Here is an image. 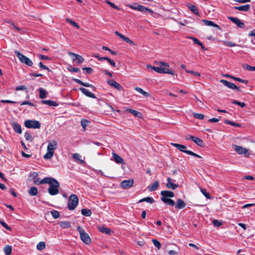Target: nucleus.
I'll use <instances>...</instances> for the list:
<instances>
[{
  "instance_id": "9b49d317",
  "label": "nucleus",
  "mask_w": 255,
  "mask_h": 255,
  "mask_svg": "<svg viewBox=\"0 0 255 255\" xmlns=\"http://www.w3.org/2000/svg\"><path fill=\"white\" fill-rule=\"evenodd\" d=\"M68 55L71 57L73 61H76L78 64L81 63L84 61L82 56L73 52H69Z\"/></svg>"
},
{
  "instance_id": "cd10ccee",
  "label": "nucleus",
  "mask_w": 255,
  "mask_h": 255,
  "mask_svg": "<svg viewBox=\"0 0 255 255\" xmlns=\"http://www.w3.org/2000/svg\"><path fill=\"white\" fill-rule=\"evenodd\" d=\"M58 224L63 229H68L71 227V223L68 221H61Z\"/></svg>"
},
{
  "instance_id": "c9c22d12",
  "label": "nucleus",
  "mask_w": 255,
  "mask_h": 255,
  "mask_svg": "<svg viewBox=\"0 0 255 255\" xmlns=\"http://www.w3.org/2000/svg\"><path fill=\"white\" fill-rule=\"evenodd\" d=\"M144 201L149 203L150 204H152L154 202V200L152 198H151L150 197H145V198L140 199L138 202L141 203Z\"/></svg>"
},
{
  "instance_id": "a18cd8bd",
  "label": "nucleus",
  "mask_w": 255,
  "mask_h": 255,
  "mask_svg": "<svg viewBox=\"0 0 255 255\" xmlns=\"http://www.w3.org/2000/svg\"><path fill=\"white\" fill-rule=\"evenodd\" d=\"M89 123L88 121L85 119H83L81 121V125L82 128H83V130L85 131L86 129V127L87 126L88 123Z\"/></svg>"
},
{
  "instance_id": "bb28decb",
  "label": "nucleus",
  "mask_w": 255,
  "mask_h": 255,
  "mask_svg": "<svg viewBox=\"0 0 255 255\" xmlns=\"http://www.w3.org/2000/svg\"><path fill=\"white\" fill-rule=\"evenodd\" d=\"M186 206L185 202L181 199H178L175 206L177 209H181L184 208Z\"/></svg>"
},
{
  "instance_id": "5fc2aeb1",
  "label": "nucleus",
  "mask_w": 255,
  "mask_h": 255,
  "mask_svg": "<svg viewBox=\"0 0 255 255\" xmlns=\"http://www.w3.org/2000/svg\"><path fill=\"white\" fill-rule=\"evenodd\" d=\"M232 79H233L237 81H239L240 82L243 83L247 84L248 82V81L247 80H244V79H241V78H239L238 77H236L234 76L232 77Z\"/></svg>"
},
{
  "instance_id": "0eeeda50",
  "label": "nucleus",
  "mask_w": 255,
  "mask_h": 255,
  "mask_svg": "<svg viewBox=\"0 0 255 255\" xmlns=\"http://www.w3.org/2000/svg\"><path fill=\"white\" fill-rule=\"evenodd\" d=\"M157 64L160 66V73L169 74L172 75H175L173 71L168 68L169 67L168 63L160 61Z\"/></svg>"
},
{
  "instance_id": "f3484780",
  "label": "nucleus",
  "mask_w": 255,
  "mask_h": 255,
  "mask_svg": "<svg viewBox=\"0 0 255 255\" xmlns=\"http://www.w3.org/2000/svg\"><path fill=\"white\" fill-rule=\"evenodd\" d=\"M108 83L112 87L115 88L116 89L121 91L123 89L122 86L118 82L114 80H108Z\"/></svg>"
},
{
  "instance_id": "680f3d73",
  "label": "nucleus",
  "mask_w": 255,
  "mask_h": 255,
  "mask_svg": "<svg viewBox=\"0 0 255 255\" xmlns=\"http://www.w3.org/2000/svg\"><path fill=\"white\" fill-rule=\"evenodd\" d=\"M186 72L187 73H191V74H192L193 75H194L195 76L200 77L201 75L199 73H198L197 72H195L194 71L186 70Z\"/></svg>"
},
{
  "instance_id": "4be33fe9",
  "label": "nucleus",
  "mask_w": 255,
  "mask_h": 255,
  "mask_svg": "<svg viewBox=\"0 0 255 255\" xmlns=\"http://www.w3.org/2000/svg\"><path fill=\"white\" fill-rule=\"evenodd\" d=\"M73 81L74 82H75L77 84H80L81 85H82V86H83L84 87H91V88H94V87L92 85L88 83H84V82H82L81 80H80L79 79H76V78H73Z\"/></svg>"
},
{
  "instance_id": "4468645a",
  "label": "nucleus",
  "mask_w": 255,
  "mask_h": 255,
  "mask_svg": "<svg viewBox=\"0 0 255 255\" xmlns=\"http://www.w3.org/2000/svg\"><path fill=\"white\" fill-rule=\"evenodd\" d=\"M161 195V200H162L163 198H172L174 196V193L170 191L163 190L160 193Z\"/></svg>"
},
{
  "instance_id": "37998d69",
  "label": "nucleus",
  "mask_w": 255,
  "mask_h": 255,
  "mask_svg": "<svg viewBox=\"0 0 255 255\" xmlns=\"http://www.w3.org/2000/svg\"><path fill=\"white\" fill-rule=\"evenodd\" d=\"M53 218L57 219L60 217V213L58 211L53 210L50 212Z\"/></svg>"
},
{
  "instance_id": "20e7f679",
  "label": "nucleus",
  "mask_w": 255,
  "mask_h": 255,
  "mask_svg": "<svg viewBox=\"0 0 255 255\" xmlns=\"http://www.w3.org/2000/svg\"><path fill=\"white\" fill-rule=\"evenodd\" d=\"M171 144L173 146L175 147L177 149H178L180 151H182L183 152H184L185 153H187L188 154H189L190 155L193 156L197 158H201V156L192 152V151L186 150L187 147L184 145L175 143H171Z\"/></svg>"
},
{
  "instance_id": "ea45409f",
  "label": "nucleus",
  "mask_w": 255,
  "mask_h": 255,
  "mask_svg": "<svg viewBox=\"0 0 255 255\" xmlns=\"http://www.w3.org/2000/svg\"><path fill=\"white\" fill-rule=\"evenodd\" d=\"M4 252L5 255H10L11 254L12 248L10 246L7 245L4 248Z\"/></svg>"
},
{
  "instance_id": "7c9ffc66",
  "label": "nucleus",
  "mask_w": 255,
  "mask_h": 255,
  "mask_svg": "<svg viewBox=\"0 0 255 255\" xmlns=\"http://www.w3.org/2000/svg\"><path fill=\"white\" fill-rule=\"evenodd\" d=\"M134 89L135 91H136L137 92H138V93H139L140 94L143 95L145 97H148L150 96V95L148 93L144 91L143 89H142L141 88H140L139 87H134Z\"/></svg>"
},
{
  "instance_id": "79ce46f5",
  "label": "nucleus",
  "mask_w": 255,
  "mask_h": 255,
  "mask_svg": "<svg viewBox=\"0 0 255 255\" xmlns=\"http://www.w3.org/2000/svg\"><path fill=\"white\" fill-rule=\"evenodd\" d=\"M7 23H9V24H11V27L13 29H14L15 30H16L17 31L19 32L20 33H21V29L17 27L15 24L14 23H13L12 22H11V21H7Z\"/></svg>"
},
{
  "instance_id": "864d4df0",
  "label": "nucleus",
  "mask_w": 255,
  "mask_h": 255,
  "mask_svg": "<svg viewBox=\"0 0 255 255\" xmlns=\"http://www.w3.org/2000/svg\"><path fill=\"white\" fill-rule=\"evenodd\" d=\"M243 67L249 71H255V66H251L248 64L243 65Z\"/></svg>"
},
{
  "instance_id": "3c124183",
  "label": "nucleus",
  "mask_w": 255,
  "mask_h": 255,
  "mask_svg": "<svg viewBox=\"0 0 255 255\" xmlns=\"http://www.w3.org/2000/svg\"><path fill=\"white\" fill-rule=\"evenodd\" d=\"M152 243L153 244V245L158 249H160V248H161V244L156 239H153L152 240Z\"/></svg>"
},
{
  "instance_id": "2eb2a0df",
  "label": "nucleus",
  "mask_w": 255,
  "mask_h": 255,
  "mask_svg": "<svg viewBox=\"0 0 255 255\" xmlns=\"http://www.w3.org/2000/svg\"><path fill=\"white\" fill-rule=\"evenodd\" d=\"M228 18L233 22L235 23L239 27L243 28L244 26V23L242 22L239 18L229 16Z\"/></svg>"
},
{
  "instance_id": "774afa93",
  "label": "nucleus",
  "mask_w": 255,
  "mask_h": 255,
  "mask_svg": "<svg viewBox=\"0 0 255 255\" xmlns=\"http://www.w3.org/2000/svg\"><path fill=\"white\" fill-rule=\"evenodd\" d=\"M189 38L192 39L193 42L196 44H197V45H199L200 44V43H201V42L198 40V39L195 37H189Z\"/></svg>"
},
{
  "instance_id": "ddd939ff",
  "label": "nucleus",
  "mask_w": 255,
  "mask_h": 255,
  "mask_svg": "<svg viewBox=\"0 0 255 255\" xmlns=\"http://www.w3.org/2000/svg\"><path fill=\"white\" fill-rule=\"evenodd\" d=\"M234 149L239 154H246L248 152V149L242 146L233 145Z\"/></svg>"
},
{
  "instance_id": "f257e3e1",
  "label": "nucleus",
  "mask_w": 255,
  "mask_h": 255,
  "mask_svg": "<svg viewBox=\"0 0 255 255\" xmlns=\"http://www.w3.org/2000/svg\"><path fill=\"white\" fill-rule=\"evenodd\" d=\"M44 182L49 185L48 192L50 195L54 196L59 193L60 184L56 179L53 177H48V179Z\"/></svg>"
},
{
  "instance_id": "7ed1b4c3",
  "label": "nucleus",
  "mask_w": 255,
  "mask_h": 255,
  "mask_svg": "<svg viewBox=\"0 0 255 255\" xmlns=\"http://www.w3.org/2000/svg\"><path fill=\"white\" fill-rule=\"evenodd\" d=\"M77 230L79 233L81 240L86 244L89 245L91 243V240L89 235L86 233L84 229L81 227L78 226Z\"/></svg>"
},
{
  "instance_id": "338daca9",
  "label": "nucleus",
  "mask_w": 255,
  "mask_h": 255,
  "mask_svg": "<svg viewBox=\"0 0 255 255\" xmlns=\"http://www.w3.org/2000/svg\"><path fill=\"white\" fill-rule=\"evenodd\" d=\"M82 69L83 70L86 71V72L88 74H91L93 71V69L91 67H85L83 68Z\"/></svg>"
},
{
  "instance_id": "1a4fd4ad",
  "label": "nucleus",
  "mask_w": 255,
  "mask_h": 255,
  "mask_svg": "<svg viewBox=\"0 0 255 255\" xmlns=\"http://www.w3.org/2000/svg\"><path fill=\"white\" fill-rule=\"evenodd\" d=\"M128 6L133 9L139 11H141L143 12H149V13H152L153 12L152 10L148 8L147 7H145L143 5L134 4H129Z\"/></svg>"
},
{
  "instance_id": "4d7b16f0",
  "label": "nucleus",
  "mask_w": 255,
  "mask_h": 255,
  "mask_svg": "<svg viewBox=\"0 0 255 255\" xmlns=\"http://www.w3.org/2000/svg\"><path fill=\"white\" fill-rule=\"evenodd\" d=\"M24 137L27 140L32 141L33 139L30 133L28 132H26L25 133Z\"/></svg>"
},
{
  "instance_id": "473e14b6",
  "label": "nucleus",
  "mask_w": 255,
  "mask_h": 255,
  "mask_svg": "<svg viewBox=\"0 0 255 255\" xmlns=\"http://www.w3.org/2000/svg\"><path fill=\"white\" fill-rule=\"evenodd\" d=\"M161 201L166 204L171 205L172 206H174L175 204L174 201L170 198H163Z\"/></svg>"
},
{
  "instance_id": "a19ab883",
  "label": "nucleus",
  "mask_w": 255,
  "mask_h": 255,
  "mask_svg": "<svg viewBox=\"0 0 255 255\" xmlns=\"http://www.w3.org/2000/svg\"><path fill=\"white\" fill-rule=\"evenodd\" d=\"M46 244L44 242H39L36 246V248L39 251H42L45 248Z\"/></svg>"
},
{
  "instance_id": "6ab92c4d",
  "label": "nucleus",
  "mask_w": 255,
  "mask_h": 255,
  "mask_svg": "<svg viewBox=\"0 0 255 255\" xmlns=\"http://www.w3.org/2000/svg\"><path fill=\"white\" fill-rule=\"evenodd\" d=\"M112 156L115 161L118 164H124V161L123 159L117 154L113 152Z\"/></svg>"
},
{
  "instance_id": "49530a36",
  "label": "nucleus",
  "mask_w": 255,
  "mask_h": 255,
  "mask_svg": "<svg viewBox=\"0 0 255 255\" xmlns=\"http://www.w3.org/2000/svg\"><path fill=\"white\" fill-rule=\"evenodd\" d=\"M222 43L224 45L229 46V47H234L236 46L237 45L235 43H232L230 41H222Z\"/></svg>"
},
{
  "instance_id": "58836bf2",
  "label": "nucleus",
  "mask_w": 255,
  "mask_h": 255,
  "mask_svg": "<svg viewBox=\"0 0 255 255\" xmlns=\"http://www.w3.org/2000/svg\"><path fill=\"white\" fill-rule=\"evenodd\" d=\"M48 179V177H45L42 180H40L39 178H37L35 179L34 181V182L37 185H39L41 184H45L46 182H44L45 180H47Z\"/></svg>"
},
{
  "instance_id": "393cba45",
  "label": "nucleus",
  "mask_w": 255,
  "mask_h": 255,
  "mask_svg": "<svg viewBox=\"0 0 255 255\" xmlns=\"http://www.w3.org/2000/svg\"><path fill=\"white\" fill-rule=\"evenodd\" d=\"M41 102L43 104L47 105L51 107H56L58 105L55 101L51 100H42Z\"/></svg>"
},
{
  "instance_id": "f8f14e48",
  "label": "nucleus",
  "mask_w": 255,
  "mask_h": 255,
  "mask_svg": "<svg viewBox=\"0 0 255 255\" xmlns=\"http://www.w3.org/2000/svg\"><path fill=\"white\" fill-rule=\"evenodd\" d=\"M133 183V179L125 180L121 183V186L123 189L129 188L132 186Z\"/></svg>"
},
{
  "instance_id": "c85d7f7f",
  "label": "nucleus",
  "mask_w": 255,
  "mask_h": 255,
  "mask_svg": "<svg viewBox=\"0 0 255 255\" xmlns=\"http://www.w3.org/2000/svg\"><path fill=\"white\" fill-rule=\"evenodd\" d=\"M39 92V98L41 99L45 98L48 95V92L42 88H40L38 89Z\"/></svg>"
},
{
  "instance_id": "aec40b11",
  "label": "nucleus",
  "mask_w": 255,
  "mask_h": 255,
  "mask_svg": "<svg viewBox=\"0 0 255 255\" xmlns=\"http://www.w3.org/2000/svg\"><path fill=\"white\" fill-rule=\"evenodd\" d=\"M202 21L204 23V24L207 26H213L217 28L218 29H220V26L218 24L213 22L212 21L208 20L207 19H202Z\"/></svg>"
},
{
  "instance_id": "423d86ee",
  "label": "nucleus",
  "mask_w": 255,
  "mask_h": 255,
  "mask_svg": "<svg viewBox=\"0 0 255 255\" xmlns=\"http://www.w3.org/2000/svg\"><path fill=\"white\" fill-rule=\"evenodd\" d=\"M14 53L21 63H24L29 66H31L32 65L33 62L29 58L24 56L20 52L17 50H15Z\"/></svg>"
},
{
  "instance_id": "2f4dec72",
  "label": "nucleus",
  "mask_w": 255,
  "mask_h": 255,
  "mask_svg": "<svg viewBox=\"0 0 255 255\" xmlns=\"http://www.w3.org/2000/svg\"><path fill=\"white\" fill-rule=\"evenodd\" d=\"M28 193L30 196H36L38 193L37 189L34 186L30 187L28 191Z\"/></svg>"
},
{
  "instance_id": "a878e982",
  "label": "nucleus",
  "mask_w": 255,
  "mask_h": 255,
  "mask_svg": "<svg viewBox=\"0 0 255 255\" xmlns=\"http://www.w3.org/2000/svg\"><path fill=\"white\" fill-rule=\"evenodd\" d=\"M12 127L13 130L18 133H21L22 130L21 126L19 124L17 123H13L12 124Z\"/></svg>"
},
{
  "instance_id": "0e129e2a",
  "label": "nucleus",
  "mask_w": 255,
  "mask_h": 255,
  "mask_svg": "<svg viewBox=\"0 0 255 255\" xmlns=\"http://www.w3.org/2000/svg\"><path fill=\"white\" fill-rule=\"evenodd\" d=\"M26 89H27V87H26V86H25L24 85H20L19 86L16 87V88H15V90L16 91L25 90Z\"/></svg>"
},
{
  "instance_id": "69168bd1",
  "label": "nucleus",
  "mask_w": 255,
  "mask_h": 255,
  "mask_svg": "<svg viewBox=\"0 0 255 255\" xmlns=\"http://www.w3.org/2000/svg\"><path fill=\"white\" fill-rule=\"evenodd\" d=\"M124 40L130 45H134V43L133 42V41L131 40L129 38L127 37H126L125 38V39H124Z\"/></svg>"
},
{
  "instance_id": "052dcab7",
  "label": "nucleus",
  "mask_w": 255,
  "mask_h": 255,
  "mask_svg": "<svg viewBox=\"0 0 255 255\" xmlns=\"http://www.w3.org/2000/svg\"><path fill=\"white\" fill-rule=\"evenodd\" d=\"M213 225L216 227H220L222 225V223H221L218 220H213Z\"/></svg>"
},
{
  "instance_id": "e433bc0d",
  "label": "nucleus",
  "mask_w": 255,
  "mask_h": 255,
  "mask_svg": "<svg viewBox=\"0 0 255 255\" xmlns=\"http://www.w3.org/2000/svg\"><path fill=\"white\" fill-rule=\"evenodd\" d=\"M81 213L84 216L89 217L91 215L92 211L89 209H83L81 210Z\"/></svg>"
},
{
  "instance_id": "b1692460",
  "label": "nucleus",
  "mask_w": 255,
  "mask_h": 255,
  "mask_svg": "<svg viewBox=\"0 0 255 255\" xmlns=\"http://www.w3.org/2000/svg\"><path fill=\"white\" fill-rule=\"evenodd\" d=\"M99 230L102 233H104L106 235H110L112 233V231L109 228L104 226H99L98 227Z\"/></svg>"
},
{
  "instance_id": "5701e85b",
  "label": "nucleus",
  "mask_w": 255,
  "mask_h": 255,
  "mask_svg": "<svg viewBox=\"0 0 255 255\" xmlns=\"http://www.w3.org/2000/svg\"><path fill=\"white\" fill-rule=\"evenodd\" d=\"M159 186V182L157 181H154L152 184L147 187V189L149 191H153L156 190Z\"/></svg>"
},
{
  "instance_id": "13d9d810",
  "label": "nucleus",
  "mask_w": 255,
  "mask_h": 255,
  "mask_svg": "<svg viewBox=\"0 0 255 255\" xmlns=\"http://www.w3.org/2000/svg\"><path fill=\"white\" fill-rule=\"evenodd\" d=\"M93 56L95 58H98L100 61H102L103 60H107L108 58L107 57H100L99 54H96L94 55Z\"/></svg>"
},
{
  "instance_id": "bf43d9fd",
  "label": "nucleus",
  "mask_w": 255,
  "mask_h": 255,
  "mask_svg": "<svg viewBox=\"0 0 255 255\" xmlns=\"http://www.w3.org/2000/svg\"><path fill=\"white\" fill-rule=\"evenodd\" d=\"M0 224L7 230H11V228L9 227L4 222L0 221Z\"/></svg>"
},
{
  "instance_id": "39448f33",
  "label": "nucleus",
  "mask_w": 255,
  "mask_h": 255,
  "mask_svg": "<svg viewBox=\"0 0 255 255\" xmlns=\"http://www.w3.org/2000/svg\"><path fill=\"white\" fill-rule=\"evenodd\" d=\"M79 203V198L75 194L70 196L68 202V207L70 210H73L77 206Z\"/></svg>"
},
{
  "instance_id": "dca6fc26",
  "label": "nucleus",
  "mask_w": 255,
  "mask_h": 255,
  "mask_svg": "<svg viewBox=\"0 0 255 255\" xmlns=\"http://www.w3.org/2000/svg\"><path fill=\"white\" fill-rule=\"evenodd\" d=\"M79 90L83 94H84V95H85L86 96H87L88 97H90V98H94V99L96 98V96H95V95L93 93L90 92L88 90H87L84 88H83V87L79 88Z\"/></svg>"
},
{
  "instance_id": "c756f323",
  "label": "nucleus",
  "mask_w": 255,
  "mask_h": 255,
  "mask_svg": "<svg viewBox=\"0 0 255 255\" xmlns=\"http://www.w3.org/2000/svg\"><path fill=\"white\" fill-rule=\"evenodd\" d=\"M192 140L200 146H203V141L198 137L194 136V137H192Z\"/></svg>"
},
{
  "instance_id": "e2e57ef3",
  "label": "nucleus",
  "mask_w": 255,
  "mask_h": 255,
  "mask_svg": "<svg viewBox=\"0 0 255 255\" xmlns=\"http://www.w3.org/2000/svg\"><path fill=\"white\" fill-rule=\"evenodd\" d=\"M220 120H221V117H219L218 118H213L212 119H210L208 120V122H211V123H217V122H218L219 121H220Z\"/></svg>"
},
{
  "instance_id": "9d476101",
  "label": "nucleus",
  "mask_w": 255,
  "mask_h": 255,
  "mask_svg": "<svg viewBox=\"0 0 255 255\" xmlns=\"http://www.w3.org/2000/svg\"><path fill=\"white\" fill-rule=\"evenodd\" d=\"M220 82L221 83H222L224 84L225 86L227 87L228 88L233 89V90H236L238 91H240L241 89L239 87L237 86L234 83L230 82L224 79H221L220 81Z\"/></svg>"
},
{
  "instance_id": "a211bd4d",
  "label": "nucleus",
  "mask_w": 255,
  "mask_h": 255,
  "mask_svg": "<svg viewBox=\"0 0 255 255\" xmlns=\"http://www.w3.org/2000/svg\"><path fill=\"white\" fill-rule=\"evenodd\" d=\"M167 183L166 184V187L169 189L174 190L179 187L178 184H175L171 182V179L168 177L167 179Z\"/></svg>"
},
{
  "instance_id": "412c9836",
  "label": "nucleus",
  "mask_w": 255,
  "mask_h": 255,
  "mask_svg": "<svg viewBox=\"0 0 255 255\" xmlns=\"http://www.w3.org/2000/svg\"><path fill=\"white\" fill-rule=\"evenodd\" d=\"M250 7L251 6L250 4H246L239 6H235L234 8L240 11H248L250 10Z\"/></svg>"
},
{
  "instance_id": "8fccbe9b",
  "label": "nucleus",
  "mask_w": 255,
  "mask_h": 255,
  "mask_svg": "<svg viewBox=\"0 0 255 255\" xmlns=\"http://www.w3.org/2000/svg\"><path fill=\"white\" fill-rule=\"evenodd\" d=\"M67 70L71 72H78L80 71L79 68L73 67L72 66H69L68 67Z\"/></svg>"
},
{
  "instance_id": "c03bdc74",
  "label": "nucleus",
  "mask_w": 255,
  "mask_h": 255,
  "mask_svg": "<svg viewBox=\"0 0 255 255\" xmlns=\"http://www.w3.org/2000/svg\"><path fill=\"white\" fill-rule=\"evenodd\" d=\"M201 192L207 198V199H211V197L209 194V193L207 192L206 189L204 188H201L200 189Z\"/></svg>"
},
{
  "instance_id": "09e8293b",
  "label": "nucleus",
  "mask_w": 255,
  "mask_h": 255,
  "mask_svg": "<svg viewBox=\"0 0 255 255\" xmlns=\"http://www.w3.org/2000/svg\"><path fill=\"white\" fill-rule=\"evenodd\" d=\"M66 20L68 22L70 23L72 25H73V26H74L76 27L77 28L79 29V28H80V27L79 26V25H78L76 23V22H75L74 21H73V20H71V19H69V18H67L66 19Z\"/></svg>"
},
{
  "instance_id": "f704fd0d",
  "label": "nucleus",
  "mask_w": 255,
  "mask_h": 255,
  "mask_svg": "<svg viewBox=\"0 0 255 255\" xmlns=\"http://www.w3.org/2000/svg\"><path fill=\"white\" fill-rule=\"evenodd\" d=\"M127 112H128L132 114L134 116L140 118L141 116V114L140 112H139L136 110H132L131 109H128L127 110Z\"/></svg>"
},
{
  "instance_id": "de8ad7c7",
  "label": "nucleus",
  "mask_w": 255,
  "mask_h": 255,
  "mask_svg": "<svg viewBox=\"0 0 255 255\" xmlns=\"http://www.w3.org/2000/svg\"><path fill=\"white\" fill-rule=\"evenodd\" d=\"M193 115V117L197 119L202 120L204 118V115L202 114L194 113Z\"/></svg>"
},
{
  "instance_id": "603ef678",
  "label": "nucleus",
  "mask_w": 255,
  "mask_h": 255,
  "mask_svg": "<svg viewBox=\"0 0 255 255\" xmlns=\"http://www.w3.org/2000/svg\"><path fill=\"white\" fill-rule=\"evenodd\" d=\"M232 103L234 104L239 105L241 106L242 108H244L246 106V104L244 102H240L236 100H233Z\"/></svg>"
},
{
  "instance_id": "72a5a7b5",
  "label": "nucleus",
  "mask_w": 255,
  "mask_h": 255,
  "mask_svg": "<svg viewBox=\"0 0 255 255\" xmlns=\"http://www.w3.org/2000/svg\"><path fill=\"white\" fill-rule=\"evenodd\" d=\"M190 10L195 13L196 15L200 16V14L198 9V8L194 5H191L188 6Z\"/></svg>"
},
{
  "instance_id": "4c0bfd02",
  "label": "nucleus",
  "mask_w": 255,
  "mask_h": 255,
  "mask_svg": "<svg viewBox=\"0 0 255 255\" xmlns=\"http://www.w3.org/2000/svg\"><path fill=\"white\" fill-rule=\"evenodd\" d=\"M225 123L226 124L231 125L233 127H241V126H242V125L240 124L233 122L229 121L228 120H225Z\"/></svg>"
},
{
  "instance_id": "f03ea898",
  "label": "nucleus",
  "mask_w": 255,
  "mask_h": 255,
  "mask_svg": "<svg viewBox=\"0 0 255 255\" xmlns=\"http://www.w3.org/2000/svg\"><path fill=\"white\" fill-rule=\"evenodd\" d=\"M57 145V142L54 140L48 142L47 148V152L43 157L45 159H50L52 157L54 153V150L56 149Z\"/></svg>"
},
{
  "instance_id": "6e6552de",
  "label": "nucleus",
  "mask_w": 255,
  "mask_h": 255,
  "mask_svg": "<svg viewBox=\"0 0 255 255\" xmlns=\"http://www.w3.org/2000/svg\"><path fill=\"white\" fill-rule=\"evenodd\" d=\"M24 126L28 128H40V123L38 121L28 120L25 121Z\"/></svg>"
},
{
  "instance_id": "6e6d98bb",
  "label": "nucleus",
  "mask_w": 255,
  "mask_h": 255,
  "mask_svg": "<svg viewBox=\"0 0 255 255\" xmlns=\"http://www.w3.org/2000/svg\"><path fill=\"white\" fill-rule=\"evenodd\" d=\"M106 2L109 4V5H110L112 7L116 9H119V7L116 5H115L114 3L110 1L109 0H106Z\"/></svg>"
}]
</instances>
